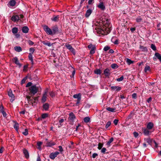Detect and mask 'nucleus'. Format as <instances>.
Listing matches in <instances>:
<instances>
[{
  "mask_svg": "<svg viewBox=\"0 0 161 161\" xmlns=\"http://www.w3.org/2000/svg\"><path fill=\"white\" fill-rule=\"evenodd\" d=\"M102 24L97 30V33L102 35H106L108 34L112 29V25L108 19L102 18L101 19Z\"/></svg>",
  "mask_w": 161,
  "mask_h": 161,
  "instance_id": "f257e3e1",
  "label": "nucleus"
},
{
  "mask_svg": "<svg viewBox=\"0 0 161 161\" xmlns=\"http://www.w3.org/2000/svg\"><path fill=\"white\" fill-rule=\"evenodd\" d=\"M30 94L33 95H35L38 91V88L36 85H33L30 87L29 88Z\"/></svg>",
  "mask_w": 161,
  "mask_h": 161,
  "instance_id": "f03ea898",
  "label": "nucleus"
},
{
  "mask_svg": "<svg viewBox=\"0 0 161 161\" xmlns=\"http://www.w3.org/2000/svg\"><path fill=\"white\" fill-rule=\"evenodd\" d=\"M76 118L73 112H71L69 114V116L68 118V122L71 124H73L74 120Z\"/></svg>",
  "mask_w": 161,
  "mask_h": 161,
  "instance_id": "7ed1b4c3",
  "label": "nucleus"
},
{
  "mask_svg": "<svg viewBox=\"0 0 161 161\" xmlns=\"http://www.w3.org/2000/svg\"><path fill=\"white\" fill-rule=\"evenodd\" d=\"M88 48L89 49H91L90 52V54H92L95 53L96 49L95 45H93L92 44H90L88 45Z\"/></svg>",
  "mask_w": 161,
  "mask_h": 161,
  "instance_id": "20e7f679",
  "label": "nucleus"
},
{
  "mask_svg": "<svg viewBox=\"0 0 161 161\" xmlns=\"http://www.w3.org/2000/svg\"><path fill=\"white\" fill-rule=\"evenodd\" d=\"M43 29L49 35H53V32L52 30L49 28L48 26L44 25L43 26Z\"/></svg>",
  "mask_w": 161,
  "mask_h": 161,
  "instance_id": "39448f33",
  "label": "nucleus"
},
{
  "mask_svg": "<svg viewBox=\"0 0 161 161\" xmlns=\"http://www.w3.org/2000/svg\"><path fill=\"white\" fill-rule=\"evenodd\" d=\"M158 59L161 63V55L158 53H156L154 54V57L153 58V59L154 61H156Z\"/></svg>",
  "mask_w": 161,
  "mask_h": 161,
  "instance_id": "423d86ee",
  "label": "nucleus"
},
{
  "mask_svg": "<svg viewBox=\"0 0 161 161\" xmlns=\"http://www.w3.org/2000/svg\"><path fill=\"white\" fill-rule=\"evenodd\" d=\"M59 154V153L58 152L52 153L50 154L49 157L51 159H54Z\"/></svg>",
  "mask_w": 161,
  "mask_h": 161,
  "instance_id": "0eeeda50",
  "label": "nucleus"
},
{
  "mask_svg": "<svg viewBox=\"0 0 161 161\" xmlns=\"http://www.w3.org/2000/svg\"><path fill=\"white\" fill-rule=\"evenodd\" d=\"M12 61L15 64L18 66L19 68L21 66L22 64L19 63V61L17 57L14 58L12 59Z\"/></svg>",
  "mask_w": 161,
  "mask_h": 161,
  "instance_id": "6e6552de",
  "label": "nucleus"
},
{
  "mask_svg": "<svg viewBox=\"0 0 161 161\" xmlns=\"http://www.w3.org/2000/svg\"><path fill=\"white\" fill-rule=\"evenodd\" d=\"M0 113L2 114L4 117L6 118L7 114L4 111V107L2 105L0 106Z\"/></svg>",
  "mask_w": 161,
  "mask_h": 161,
  "instance_id": "1a4fd4ad",
  "label": "nucleus"
},
{
  "mask_svg": "<svg viewBox=\"0 0 161 161\" xmlns=\"http://www.w3.org/2000/svg\"><path fill=\"white\" fill-rule=\"evenodd\" d=\"M103 74L106 77L109 78L111 75L110 70L108 68L106 69L104 71Z\"/></svg>",
  "mask_w": 161,
  "mask_h": 161,
  "instance_id": "9d476101",
  "label": "nucleus"
},
{
  "mask_svg": "<svg viewBox=\"0 0 161 161\" xmlns=\"http://www.w3.org/2000/svg\"><path fill=\"white\" fill-rule=\"evenodd\" d=\"M149 130H150L147 128H144L142 129L143 133L144 135L146 136H149L151 134L152 131Z\"/></svg>",
  "mask_w": 161,
  "mask_h": 161,
  "instance_id": "9b49d317",
  "label": "nucleus"
},
{
  "mask_svg": "<svg viewBox=\"0 0 161 161\" xmlns=\"http://www.w3.org/2000/svg\"><path fill=\"white\" fill-rule=\"evenodd\" d=\"M66 47L69 50L74 54H75V51L74 48L70 44H67L66 45Z\"/></svg>",
  "mask_w": 161,
  "mask_h": 161,
  "instance_id": "f8f14e48",
  "label": "nucleus"
},
{
  "mask_svg": "<svg viewBox=\"0 0 161 161\" xmlns=\"http://www.w3.org/2000/svg\"><path fill=\"white\" fill-rule=\"evenodd\" d=\"M11 19L14 22L18 21L19 20V17L17 15H13Z\"/></svg>",
  "mask_w": 161,
  "mask_h": 161,
  "instance_id": "ddd939ff",
  "label": "nucleus"
},
{
  "mask_svg": "<svg viewBox=\"0 0 161 161\" xmlns=\"http://www.w3.org/2000/svg\"><path fill=\"white\" fill-rule=\"evenodd\" d=\"M23 153L25 158L27 159L29 157V155L27 150L25 148H24L23 149Z\"/></svg>",
  "mask_w": 161,
  "mask_h": 161,
  "instance_id": "4468645a",
  "label": "nucleus"
},
{
  "mask_svg": "<svg viewBox=\"0 0 161 161\" xmlns=\"http://www.w3.org/2000/svg\"><path fill=\"white\" fill-rule=\"evenodd\" d=\"M55 144L56 143L53 141L50 142L48 141L46 142V146L47 147H51L53 146H54Z\"/></svg>",
  "mask_w": 161,
  "mask_h": 161,
  "instance_id": "2eb2a0df",
  "label": "nucleus"
},
{
  "mask_svg": "<svg viewBox=\"0 0 161 161\" xmlns=\"http://www.w3.org/2000/svg\"><path fill=\"white\" fill-rule=\"evenodd\" d=\"M98 7L102 10H104L105 9V7L103 2L100 3L97 6Z\"/></svg>",
  "mask_w": 161,
  "mask_h": 161,
  "instance_id": "dca6fc26",
  "label": "nucleus"
},
{
  "mask_svg": "<svg viewBox=\"0 0 161 161\" xmlns=\"http://www.w3.org/2000/svg\"><path fill=\"white\" fill-rule=\"evenodd\" d=\"M111 90H115L116 91H119L121 90V87L119 86H112L111 87Z\"/></svg>",
  "mask_w": 161,
  "mask_h": 161,
  "instance_id": "f3484780",
  "label": "nucleus"
},
{
  "mask_svg": "<svg viewBox=\"0 0 161 161\" xmlns=\"http://www.w3.org/2000/svg\"><path fill=\"white\" fill-rule=\"evenodd\" d=\"M58 28L57 26H54L53 28L52 29V32L53 35H54L56 34L58 32Z\"/></svg>",
  "mask_w": 161,
  "mask_h": 161,
  "instance_id": "a211bd4d",
  "label": "nucleus"
},
{
  "mask_svg": "<svg viewBox=\"0 0 161 161\" xmlns=\"http://www.w3.org/2000/svg\"><path fill=\"white\" fill-rule=\"evenodd\" d=\"M47 92H44V94H43V96L42 97V102L43 103H44L45 102L46 100V98L47 96Z\"/></svg>",
  "mask_w": 161,
  "mask_h": 161,
  "instance_id": "6ab92c4d",
  "label": "nucleus"
},
{
  "mask_svg": "<svg viewBox=\"0 0 161 161\" xmlns=\"http://www.w3.org/2000/svg\"><path fill=\"white\" fill-rule=\"evenodd\" d=\"M16 2L14 0H10L8 3V6H14L16 4Z\"/></svg>",
  "mask_w": 161,
  "mask_h": 161,
  "instance_id": "aec40b11",
  "label": "nucleus"
},
{
  "mask_svg": "<svg viewBox=\"0 0 161 161\" xmlns=\"http://www.w3.org/2000/svg\"><path fill=\"white\" fill-rule=\"evenodd\" d=\"M29 30L28 27L26 26H24L22 29V32L25 33H27L28 32Z\"/></svg>",
  "mask_w": 161,
  "mask_h": 161,
  "instance_id": "412c9836",
  "label": "nucleus"
},
{
  "mask_svg": "<svg viewBox=\"0 0 161 161\" xmlns=\"http://www.w3.org/2000/svg\"><path fill=\"white\" fill-rule=\"evenodd\" d=\"M153 123L149 122L147 125V128L150 130L153 127Z\"/></svg>",
  "mask_w": 161,
  "mask_h": 161,
  "instance_id": "4be33fe9",
  "label": "nucleus"
},
{
  "mask_svg": "<svg viewBox=\"0 0 161 161\" xmlns=\"http://www.w3.org/2000/svg\"><path fill=\"white\" fill-rule=\"evenodd\" d=\"M92 10L90 9H88L86 12L85 14V16L86 17H88L92 13Z\"/></svg>",
  "mask_w": 161,
  "mask_h": 161,
  "instance_id": "5701e85b",
  "label": "nucleus"
},
{
  "mask_svg": "<svg viewBox=\"0 0 161 161\" xmlns=\"http://www.w3.org/2000/svg\"><path fill=\"white\" fill-rule=\"evenodd\" d=\"M59 17V15H58L57 16H53L51 19L53 21L57 22L58 21Z\"/></svg>",
  "mask_w": 161,
  "mask_h": 161,
  "instance_id": "b1692460",
  "label": "nucleus"
},
{
  "mask_svg": "<svg viewBox=\"0 0 161 161\" xmlns=\"http://www.w3.org/2000/svg\"><path fill=\"white\" fill-rule=\"evenodd\" d=\"M140 49L141 51L143 52H145L147 51V48L146 47L143 46H140Z\"/></svg>",
  "mask_w": 161,
  "mask_h": 161,
  "instance_id": "393cba45",
  "label": "nucleus"
},
{
  "mask_svg": "<svg viewBox=\"0 0 161 161\" xmlns=\"http://www.w3.org/2000/svg\"><path fill=\"white\" fill-rule=\"evenodd\" d=\"M43 108L45 110H48L49 108V104L47 103H46L43 105Z\"/></svg>",
  "mask_w": 161,
  "mask_h": 161,
  "instance_id": "a878e982",
  "label": "nucleus"
},
{
  "mask_svg": "<svg viewBox=\"0 0 161 161\" xmlns=\"http://www.w3.org/2000/svg\"><path fill=\"white\" fill-rule=\"evenodd\" d=\"M106 109L107 110H108L109 111L114 112H115V111L116 109L114 108H111L109 107L107 108H106Z\"/></svg>",
  "mask_w": 161,
  "mask_h": 161,
  "instance_id": "bb28decb",
  "label": "nucleus"
},
{
  "mask_svg": "<svg viewBox=\"0 0 161 161\" xmlns=\"http://www.w3.org/2000/svg\"><path fill=\"white\" fill-rule=\"evenodd\" d=\"M15 50L18 52H20L22 51V48L20 47H15L14 48Z\"/></svg>",
  "mask_w": 161,
  "mask_h": 161,
  "instance_id": "cd10ccee",
  "label": "nucleus"
},
{
  "mask_svg": "<svg viewBox=\"0 0 161 161\" xmlns=\"http://www.w3.org/2000/svg\"><path fill=\"white\" fill-rule=\"evenodd\" d=\"M18 31V29L17 27H14L12 29V32L13 33L15 34H16Z\"/></svg>",
  "mask_w": 161,
  "mask_h": 161,
  "instance_id": "c85d7f7f",
  "label": "nucleus"
},
{
  "mask_svg": "<svg viewBox=\"0 0 161 161\" xmlns=\"http://www.w3.org/2000/svg\"><path fill=\"white\" fill-rule=\"evenodd\" d=\"M94 73L97 75H100L101 74V70L99 69H97L94 71Z\"/></svg>",
  "mask_w": 161,
  "mask_h": 161,
  "instance_id": "c756f323",
  "label": "nucleus"
},
{
  "mask_svg": "<svg viewBox=\"0 0 161 161\" xmlns=\"http://www.w3.org/2000/svg\"><path fill=\"white\" fill-rule=\"evenodd\" d=\"M73 97L74 98H77V99H78L79 98H81L80 94L79 93L78 94H75L73 96Z\"/></svg>",
  "mask_w": 161,
  "mask_h": 161,
  "instance_id": "7c9ffc66",
  "label": "nucleus"
},
{
  "mask_svg": "<svg viewBox=\"0 0 161 161\" xmlns=\"http://www.w3.org/2000/svg\"><path fill=\"white\" fill-rule=\"evenodd\" d=\"M144 140L146 141L149 144H151L152 143V140L150 138H145Z\"/></svg>",
  "mask_w": 161,
  "mask_h": 161,
  "instance_id": "2f4dec72",
  "label": "nucleus"
},
{
  "mask_svg": "<svg viewBox=\"0 0 161 161\" xmlns=\"http://www.w3.org/2000/svg\"><path fill=\"white\" fill-rule=\"evenodd\" d=\"M113 140L114 139L113 137L109 139V141L107 143V145L108 146V147L110 146V143L113 142Z\"/></svg>",
  "mask_w": 161,
  "mask_h": 161,
  "instance_id": "473e14b6",
  "label": "nucleus"
},
{
  "mask_svg": "<svg viewBox=\"0 0 161 161\" xmlns=\"http://www.w3.org/2000/svg\"><path fill=\"white\" fill-rule=\"evenodd\" d=\"M126 62L127 64L129 65H130L131 64H133L134 62L133 61L131 60L129 58H127Z\"/></svg>",
  "mask_w": 161,
  "mask_h": 161,
  "instance_id": "72a5a7b5",
  "label": "nucleus"
},
{
  "mask_svg": "<svg viewBox=\"0 0 161 161\" xmlns=\"http://www.w3.org/2000/svg\"><path fill=\"white\" fill-rule=\"evenodd\" d=\"M8 95L9 97H11V98H14V96L12 93V92L11 91H9L8 92Z\"/></svg>",
  "mask_w": 161,
  "mask_h": 161,
  "instance_id": "f704fd0d",
  "label": "nucleus"
},
{
  "mask_svg": "<svg viewBox=\"0 0 161 161\" xmlns=\"http://www.w3.org/2000/svg\"><path fill=\"white\" fill-rule=\"evenodd\" d=\"M90 119L89 117H86L83 120L85 123H88L90 121Z\"/></svg>",
  "mask_w": 161,
  "mask_h": 161,
  "instance_id": "c9c22d12",
  "label": "nucleus"
},
{
  "mask_svg": "<svg viewBox=\"0 0 161 161\" xmlns=\"http://www.w3.org/2000/svg\"><path fill=\"white\" fill-rule=\"evenodd\" d=\"M14 128L17 131L19 129V124L17 123H15L14 125Z\"/></svg>",
  "mask_w": 161,
  "mask_h": 161,
  "instance_id": "e433bc0d",
  "label": "nucleus"
},
{
  "mask_svg": "<svg viewBox=\"0 0 161 161\" xmlns=\"http://www.w3.org/2000/svg\"><path fill=\"white\" fill-rule=\"evenodd\" d=\"M42 43L43 44L47 45L48 47H50L52 45V44H51L50 42H45L44 41H43L42 42Z\"/></svg>",
  "mask_w": 161,
  "mask_h": 161,
  "instance_id": "4c0bfd02",
  "label": "nucleus"
},
{
  "mask_svg": "<svg viewBox=\"0 0 161 161\" xmlns=\"http://www.w3.org/2000/svg\"><path fill=\"white\" fill-rule=\"evenodd\" d=\"M103 144L101 143H99L98 144V149L99 150H100L102 149V147H103Z\"/></svg>",
  "mask_w": 161,
  "mask_h": 161,
  "instance_id": "58836bf2",
  "label": "nucleus"
},
{
  "mask_svg": "<svg viewBox=\"0 0 161 161\" xmlns=\"http://www.w3.org/2000/svg\"><path fill=\"white\" fill-rule=\"evenodd\" d=\"M142 19L140 17H138L136 19V22L137 23H139L142 21Z\"/></svg>",
  "mask_w": 161,
  "mask_h": 161,
  "instance_id": "ea45409f",
  "label": "nucleus"
},
{
  "mask_svg": "<svg viewBox=\"0 0 161 161\" xmlns=\"http://www.w3.org/2000/svg\"><path fill=\"white\" fill-rule=\"evenodd\" d=\"M111 67L114 69H115L118 68V66L116 64H113L111 65Z\"/></svg>",
  "mask_w": 161,
  "mask_h": 161,
  "instance_id": "a19ab883",
  "label": "nucleus"
},
{
  "mask_svg": "<svg viewBox=\"0 0 161 161\" xmlns=\"http://www.w3.org/2000/svg\"><path fill=\"white\" fill-rule=\"evenodd\" d=\"M22 134L25 136L27 135L28 134V130L26 129H25L24 131L22 132Z\"/></svg>",
  "mask_w": 161,
  "mask_h": 161,
  "instance_id": "79ce46f5",
  "label": "nucleus"
},
{
  "mask_svg": "<svg viewBox=\"0 0 161 161\" xmlns=\"http://www.w3.org/2000/svg\"><path fill=\"white\" fill-rule=\"evenodd\" d=\"M150 69V67L148 65L146 66L144 69V71L145 72H146L147 71L149 70Z\"/></svg>",
  "mask_w": 161,
  "mask_h": 161,
  "instance_id": "37998d69",
  "label": "nucleus"
},
{
  "mask_svg": "<svg viewBox=\"0 0 161 161\" xmlns=\"http://www.w3.org/2000/svg\"><path fill=\"white\" fill-rule=\"evenodd\" d=\"M151 47L154 51H155L156 50V47L154 44H152Z\"/></svg>",
  "mask_w": 161,
  "mask_h": 161,
  "instance_id": "c03bdc74",
  "label": "nucleus"
},
{
  "mask_svg": "<svg viewBox=\"0 0 161 161\" xmlns=\"http://www.w3.org/2000/svg\"><path fill=\"white\" fill-rule=\"evenodd\" d=\"M29 58L32 62H33V57L31 53H30L29 55Z\"/></svg>",
  "mask_w": 161,
  "mask_h": 161,
  "instance_id": "a18cd8bd",
  "label": "nucleus"
},
{
  "mask_svg": "<svg viewBox=\"0 0 161 161\" xmlns=\"http://www.w3.org/2000/svg\"><path fill=\"white\" fill-rule=\"evenodd\" d=\"M124 79L123 76H121L120 78L117 79L116 80L118 81H122Z\"/></svg>",
  "mask_w": 161,
  "mask_h": 161,
  "instance_id": "49530a36",
  "label": "nucleus"
},
{
  "mask_svg": "<svg viewBox=\"0 0 161 161\" xmlns=\"http://www.w3.org/2000/svg\"><path fill=\"white\" fill-rule=\"evenodd\" d=\"M111 124V122L110 121H108L105 125L106 128H108L110 125Z\"/></svg>",
  "mask_w": 161,
  "mask_h": 161,
  "instance_id": "de8ad7c7",
  "label": "nucleus"
},
{
  "mask_svg": "<svg viewBox=\"0 0 161 161\" xmlns=\"http://www.w3.org/2000/svg\"><path fill=\"white\" fill-rule=\"evenodd\" d=\"M48 116V114L46 113L43 114L42 115V117L43 119H45Z\"/></svg>",
  "mask_w": 161,
  "mask_h": 161,
  "instance_id": "09e8293b",
  "label": "nucleus"
},
{
  "mask_svg": "<svg viewBox=\"0 0 161 161\" xmlns=\"http://www.w3.org/2000/svg\"><path fill=\"white\" fill-rule=\"evenodd\" d=\"M110 48V47L108 46H106L104 47L103 49V50L105 51H107Z\"/></svg>",
  "mask_w": 161,
  "mask_h": 161,
  "instance_id": "8fccbe9b",
  "label": "nucleus"
},
{
  "mask_svg": "<svg viewBox=\"0 0 161 161\" xmlns=\"http://www.w3.org/2000/svg\"><path fill=\"white\" fill-rule=\"evenodd\" d=\"M27 77H25L24 78V79H23L21 80V84H23L25 82V81L27 79Z\"/></svg>",
  "mask_w": 161,
  "mask_h": 161,
  "instance_id": "3c124183",
  "label": "nucleus"
},
{
  "mask_svg": "<svg viewBox=\"0 0 161 161\" xmlns=\"http://www.w3.org/2000/svg\"><path fill=\"white\" fill-rule=\"evenodd\" d=\"M133 134L134 136L136 138L138 136V135H139L138 133L136 132H134L133 133Z\"/></svg>",
  "mask_w": 161,
  "mask_h": 161,
  "instance_id": "603ef678",
  "label": "nucleus"
},
{
  "mask_svg": "<svg viewBox=\"0 0 161 161\" xmlns=\"http://www.w3.org/2000/svg\"><path fill=\"white\" fill-rule=\"evenodd\" d=\"M58 147L59 149V151L61 153H62L63 151V149L62 147L61 146H59Z\"/></svg>",
  "mask_w": 161,
  "mask_h": 161,
  "instance_id": "864d4df0",
  "label": "nucleus"
},
{
  "mask_svg": "<svg viewBox=\"0 0 161 161\" xmlns=\"http://www.w3.org/2000/svg\"><path fill=\"white\" fill-rule=\"evenodd\" d=\"M106 151V148L105 147H103L102 148V149L101 150V152L102 153H105Z\"/></svg>",
  "mask_w": 161,
  "mask_h": 161,
  "instance_id": "5fc2aeb1",
  "label": "nucleus"
},
{
  "mask_svg": "<svg viewBox=\"0 0 161 161\" xmlns=\"http://www.w3.org/2000/svg\"><path fill=\"white\" fill-rule=\"evenodd\" d=\"M49 94L50 96L52 97H53L55 96V94L53 92H50L49 93Z\"/></svg>",
  "mask_w": 161,
  "mask_h": 161,
  "instance_id": "6e6d98bb",
  "label": "nucleus"
},
{
  "mask_svg": "<svg viewBox=\"0 0 161 161\" xmlns=\"http://www.w3.org/2000/svg\"><path fill=\"white\" fill-rule=\"evenodd\" d=\"M119 121V120L118 119H115L114 121V124L115 125H117L118 124V122Z\"/></svg>",
  "mask_w": 161,
  "mask_h": 161,
  "instance_id": "4d7b16f0",
  "label": "nucleus"
},
{
  "mask_svg": "<svg viewBox=\"0 0 161 161\" xmlns=\"http://www.w3.org/2000/svg\"><path fill=\"white\" fill-rule=\"evenodd\" d=\"M32 83L31 82H29L26 85V87H29V86H31V85H32Z\"/></svg>",
  "mask_w": 161,
  "mask_h": 161,
  "instance_id": "13d9d810",
  "label": "nucleus"
},
{
  "mask_svg": "<svg viewBox=\"0 0 161 161\" xmlns=\"http://www.w3.org/2000/svg\"><path fill=\"white\" fill-rule=\"evenodd\" d=\"M35 51V49L33 48H31L30 49V51L32 53H33Z\"/></svg>",
  "mask_w": 161,
  "mask_h": 161,
  "instance_id": "bf43d9fd",
  "label": "nucleus"
},
{
  "mask_svg": "<svg viewBox=\"0 0 161 161\" xmlns=\"http://www.w3.org/2000/svg\"><path fill=\"white\" fill-rule=\"evenodd\" d=\"M42 142H37V145L38 147H41V145L42 144Z\"/></svg>",
  "mask_w": 161,
  "mask_h": 161,
  "instance_id": "052dcab7",
  "label": "nucleus"
},
{
  "mask_svg": "<svg viewBox=\"0 0 161 161\" xmlns=\"http://www.w3.org/2000/svg\"><path fill=\"white\" fill-rule=\"evenodd\" d=\"M97 156H98L97 154V153H94L92 154V157L93 158H95Z\"/></svg>",
  "mask_w": 161,
  "mask_h": 161,
  "instance_id": "680f3d73",
  "label": "nucleus"
},
{
  "mask_svg": "<svg viewBox=\"0 0 161 161\" xmlns=\"http://www.w3.org/2000/svg\"><path fill=\"white\" fill-rule=\"evenodd\" d=\"M80 100L81 98H79L78 99H77L76 100V105H78L80 103Z\"/></svg>",
  "mask_w": 161,
  "mask_h": 161,
  "instance_id": "e2e57ef3",
  "label": "nucleus"
},
{
  "mask_svg": "<svg viewBox=\"0 0 161 161\" xmlns=\"http://www.w3.org/2000/svg\"><path fill=\"white\" fill-rule=\"evenodd\" d=\"M132 97L133 98L136 99V94L135 93H134L132 95Z\"/></svg>",
  "mask_w": 161,
  "mask_h": 161,
  "instance_id": "0e129e2a",
  "label": "nucleus"
},
{
  "mask_svg": "<svg viewBox=\"0 0 161 161\" xmlns=\"http://www.w3.org/2000/svg\"><path fill=\"white\" fill-rule=\"evenodd\" d=\"M28 68V66L27 65H25L24 66V69H23V70L24 71H25L27 70V68Z\"/></svg>",
  "mask_w": 161,
  "mask_h": 161,
  "instance_id": "69168bd1",
  "label": "nucleus"
},
{
  "mask_svg": "<svg viewBox=\"0 0 161 161\" xmlns=\"http://www.w3.org/2000/svg\"><path fill=\"white\" fill-rule=\"evenodd\" d=\"M28 42L29 44L31 45H32L34 44V42L31 40H29Z\"/></svg>",
  "mask_w": 161,
  "mask_h": 161,
  "instance_id": "338daca9",
  "label": "nucleus"
},
{
  "mask_svg": "<svg viewBox=\"0 0 161 161\" xmlns=\"http://www.w3.org/2000/svg\"><path fill=\"white\" fill-rule=\"evenodd\" d=\"M36 161H41V158L39 155L37 157Z\"/></svg>",
  "mask_w": 161,
  "mask_h": 161,
  "instance_id": "774afa93",
  "label": "nucleus"
}]
</instances>
